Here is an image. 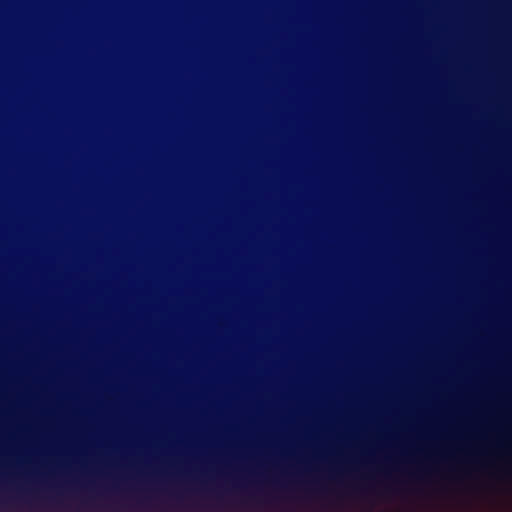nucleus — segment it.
<instances>
[{
  "label": "nucleus",
  "instance_id": "3",
  "mask_svg": "<svg viewBox=\"0 0 512 512\" xmlns=\"http://www.w3.org/2000/svg\"><path fill=\"white\" fill-rule=\"evenodd\" d=\"M323 492H324L323 489H316V488L307 490V493L309 495H320V494H323Z\"/></svg>",
  "mask_w": 512,
  "mask_h": 512
},
{
  "label": "nucleus",
  "instance_id": "2",
  "mask_svg": "<svg viewBox=\"0 0 512 512\" xmlns=\"http://www.w3.org/2000/svg\"><path fill=\"white\" fill-rule=\"evenodd\" d=\"M398 490L399 489L397 487L386 485L381 492H383V493H395Z\"/></svg>",
  "mask_w": 512,
  "mask_h": 512
},
{
  "label": "nucleus",
  "instance_id": "1",
  "mask_svg": "<svg viewBox=\"0 0 512 512\" xmlns=\"http://www.w3.org/2000/svg\"><path fill=\"white\" fill-rule=\"evenodd\" d=\"M373 492H377V491L371 487H353L351 490L347 491L345 494L346 495L362 496L364 494L373 493Z\"/></svg>",
  "mask_w": 512,
  "mask_h": 512
}]
</instances>
